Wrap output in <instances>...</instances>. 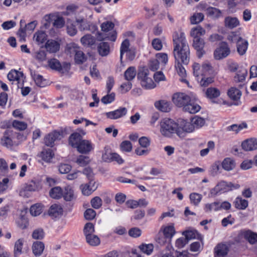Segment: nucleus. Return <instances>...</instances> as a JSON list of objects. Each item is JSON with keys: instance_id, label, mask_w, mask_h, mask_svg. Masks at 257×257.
I'll list each match as a JSON object with an SVG mask.
<instances>
[{"instance_id": "43", "label": "nucleus", "mask_w": 257, "mask_h": 257, "mask_svg": "<svg viewBox=\"0 0 257 257\" xmlns=\"http://www.w3.org/2000/svg\"><path fill=\"white\" fill-rule=\"evenodd\" d=\"M191 123L194 126V130L195 128H199L202 127L205 123V120L202 117L195 116L191 119Z\"/></svg>"}, {"instance_id": "44", "label": "nucleus", "mask_w": 257, "mask_h": 257, "mask_svg": "<svg viewBox=\"0 0 257 257\" xmlns=\"http://www.w3.org/2000/svg\"><path fill=\"white\" fill-rule=\"evenodd\" d=\"M64 199L67 201L72 200L74 198V192L70 186H66L63 191V196Z\"/></svg>"}, {"instance_id": "19", "label": "nucleus", "mask_w": 257, "mask_h": 257, "mask_svg": "<svg viewBox=\"0 0 257 257\" xmlns=\"http://www.w3.org/2000/svg\"><path fill=\"white\" fill-rule=\"evenodd\" d=\"M81 188L83 194L88 196L97 189V185L94 180H91L88 184L81 185Z\"/></svg>"}, {"instance_id": "51", "label": "nucleus", "mask_w": 257, "mask_h": 257, "mask_svg": "<svg viewBox=\"0 0 257 257\" xmlns=\"http://www.w3.org/2000/svg\"><path fill=\"white\" fill-rule=\"evenodd\" d=\"M94 225L91 222L86 223L83 228V232L85 234V237L93 234L94 232Z\"/></svg>"}, {"instance_id": "20", "label": "nucleus", "mask_w": 257, "mask_h": 257, "mask_svg": "<svg viewBox=\"0 0 257 257\" xmlns=\"http://www.w3.org/2000/svg\"><path fill=\"white\" fill-rule=\"evenodd\" d=\"M205 43L202 38L193 39V46L196 50L198 57L200 58L204 53L203 50Z\"/></svg>"}, {"instance_id": "62", "label": "nucleus", "mask_w": 257, "mask_h": 257, "mask_svg": "<svg viewBox=\"0 0 257 257\" xmlns=\"http://www.w3.org/2000/svg\"><path fill=\"white\" fill-rule=\"evenodd\" d=\"M90 162L89 158L88 156L83 155L79 156L76 162L80 166H85L89 164Z\"/></svg>"}, {"instance_id": "52", "label": "nucleus", "mask_w": 257, "mask_h": 257, "mask_svg": "<svg viewBox=\"0 0 257 257\" xmlns=\"http://www.w3.org/2000/svg\"><path fill=\"white\" fill-rule=\"evenodd\" d=\"M220 203L217 202H214L211 203L206 204L204 207L206 212H210L212 211H217L219 210Z\"/></svg>"}, {"instance_id": "39", "label": "nucleus", "mask_w": 257, "mask_h": 257, "mask_svg": "<svg viewBox=\"0 0 257 257\" xmlns=\"http://www.w3.org/2000/svg\"><path fill=\"white\" fill-rule=\"evenodd\" d=\"M242 234L250 243L254 244L257 242V233L247 230L242 231Z\"/></svg>"}, {"instance_id": "6", "label": "nucleus", "mask_w": 257, "mask_h": 257, "mask_svg": "<svg viewBox=\"0 0 257 257\" xmlns=\"http://www.w3.org/2000/svg\"><path fill=\"white\" fill-rule=\"evenodd\" d=\"M177 124V135L180 138H184L186 133L194 131V126L191 122L187 121L186 120H179Z\"/></svg>"}, {"instance_id": "48", "label": "nucleus", "mask_w": 257, "mask_h": 257, "mask_svg": "<svg viewBox=\"0 0 257 257\" xmlns=\"http://www.w3.org/2000/svg\"><path fill=\"white\" fill-rule=\"evenodd\" d=\"M49 194L52 198L59 199L63 196V190L60 187H55L50 190Z\"/></svg>"}, {"instance_id": "58", "label": "nucleus", "mask_w": 257, "mask_h": 257, "mask_svg": "<svg viewBox=\"0 0 257 257\" xmlns=\"http://www.w3.org/2000/svg\"><path fill=\"white\" fill-rule=\"evenodd\" d=\"M204 15L201 13H195L190 18L192 24H197L201 22L204 19Z\"/></svg>"}, {"instance_id": "7", "label": "nucleus", "mask_w": 257, "mask_h": 257, "mask_svg": "<svg viewBox=\"0 0 257 257\" xmlns=\"http://www.w3.org/2000/svg\"><path fill=\"white\" fill-rule=\"evenodd\" d=\"M149 71L144 69L138 73V77L141 80L142 87L146 89H152L156 87V84L152 79L149 77Z\"/></svg>"}, {"instance_id": "46", "label": "nucleus", "mask_w": 257, "mask_h": 257, "mask_svg": "<svg viewBox=\"0 0 257 257\" xmlns=\"http://www.w3.org/2000/svg\"><path fill=\"white\" fill-rule=\"evenodd\" d=\"M53 156L54 153L51 149L44 150L42 151L40 155L42 160L47 162H50Z\"/></svg>"}, {"instance_id": "15", "label": "nucleus", "mask_w": 257, "mask_h": 257, "mask_svg": "<svg viewBox=\"0 0 257 257\" xmlns=\"http://www.w3.org/2000/svg\"><path fill=\"white\" fill-rule=\"evenodd\" d=\"M8 78L10 81H17L18 88L20 87V83L24 82V74L22 72L16 70H11L8 74Z\"/></svg>"}, {"instance_id": "50", "label": "nucleus", "mask_w": 257, "mask_h": 257, "mask_svg": "<svg viewBox=\"0 0 257 257\" xmlns=\"http://www.w3.org/2000/svg\"><path fill=\"white\" fill-rule=\"evenodd\" d=\"M46 37L47 35L45 32L38 31L34 35L33 39L38 44H41L45 42L46 40Z\"/></svg>"}, {"instance_id": "61", "label": "nucleus", "mask_w": 257, "mask_h": 257, "mask_svg": "<svg viewBox=\"0 0 257 257\" xmlns=\"http://www.w3.org/2000/svg\"><path fill=\"white\" fill-rule=\"evenodd\" d=\"M24 25L25 22L23 20H21L20 21V28L19 29L17 33L21 40L25 39L26 35V31H27V30L26 29L25 25Z\"/></svg>"}, {"instance_id": "49", "label": "nucleus", "mask_w": 257, "mask_h": 257, "mask_svg": "<svg viewBox=\"0 0 257 257\" xmlns=\"http://www.w3.org/2000/svg\"><path fill=\"white\" fill-rule=\"evenodd\" d=\"M12 126L18 131H23L27 128L28 125L25 122L14 120L12 122Z\"/></svg>"}, {"instance_id": "54", "label": "nucleus", "mask_w": 257, "mask_h": 257, "mask_svg": "<svg viewBox=\"0 0 257 257\" xmlns=\"http://www.w3.org/2000/svg\"><path fill=\"white\" fill-rule=\"evenodd\" d=\"M74 56L75 61L77 64H81L86 61V56L80 49L76 53Z\"/></svg>"}, {"instance_id": "9", "label": "nucleus", "mask_w": 257, "mask_h": 257, "mask_svg": "<svg viewBox=\"0 0 257 257\" xmlns=\"http://www.w3.org/2000/svg\"><path fill=\"white\" fill-rule=\"evenodd\" d=\"M193 69L194 75L199 77L200 75H206L207 73H210L212 71V67L208 62L203 63L201 66L198 63H194Z\"/></svg>"}, {"instance_id": "56", "label": "nucleus", "mask_w": 257, "mask_h": 257, "mask_svg": "<svg viewBox=\"0 0 257 257\" xmlns=\"http://www.w3.org/2000/svg\"><path fill=\"white\" fill-rule=\"evenodd\" d=\"M86 239L87 242L92 246H96L100 243V239L99 237L93 234L86 237Z\"/></svg>"}, {"instance_id": "27", "label": "nucleus", "mask_w": 257, "mask_h": 257, "mask_svg": "<svg viewBox=\"0 0 257 257\" xmlns=\"http://www.w3.org/2000/svg\"><path fill=\"white\" fill-rule=\"evenodd\" d=\"M200 108L201 107L198 104L190 99V101L185 105L183 110L190 113H195L199 111Z\"/></svg>"}, {"instance_id": "37", "label": "nucleus", "mask_w": 257, "mask_h": 257, "mask_svg": "<svg viewBox=\"0 0 257 257\" xmlns=\"http://www.w3.org/2000/svg\"><path fill=\"white\" fill-rule=\"evenodd\" d=\"M76 23L79 26L80 31H84L89 29L90 22L83 18L76 19Z\"/></svg>"}, {"instance_id": "12", "label": "nucleus", "mask_w": 257, "mask_h": 257, "mask_svg": "<svg viewBox=\"0 0 257 257\" xmlns=\"http://www.w3.org/2000/svg\"><path fill=\"white\" fill-rule=\"evenodd\" d=\"M86 134L82 129L78 130L77 132L72 133L69 137V144L73 148H76L82 141V137Z\"/></svg>"}, {"instance_id": "59", "label": "nucleus", "mask_w": 257, "mask_h": 257, "mask_svg": "<svg viewBox=\"0 0 257 257\" xmlns=\"http://www.w3.org/2000/svg\"><path fill=\"white\" fill-rule=\"evenodd\" d=\"M65 21L62 17L57 16L54 20L53 26L57 29H61L65 26Z\"/></svg>"}, {"instance_id": "13", "label": "nucleus", "mask_w": 257, "mask_h": 257, "mask_svg": "<svg viewBox=\"0 0 257 257\" xmlns=\"http://www.w3.org/2000/svg\"><path fill=\"white\" fill-rule=\"evenodd\" d=\"M232 184L231 183L222 181L219 182L216 186L210 190L212 196H215L219 192H225L231 189Z\"/></svg>"}, {"instance_id": "30", "label": "nucleus", "mask_w": 257, "mask_h": 257, "mask_svg": "<svg viewBox=\"0 0 257 257\" xmlns=\"http://www.w3.org/2000/svg\"><path fill=\"white\" fill-rule=\"evenodd\" d=\"M40 188V182L39 180H32L26 184L25 190L28 191H36Z\"/></svg>"}, {"instance_id": "40", "label": "nucleus", "mask_w": 257, "mask_h": 257, "mask_svg": "<svg viewBox=\"0 0 257 257\" xmlns=\"http://www.w3.org/2000/svg\"><path fill=\"white\" fill-rule=\"evenodd\" d=\"M228 96L233 100H237L241 95V92L237 88L231 87L228 90Z\"/></svg>"}, {"instance_id": "34", "label": "nucleus", "mask_w": 257, "mask_h": 257, "mask_svg": "<svg viewBox=\"0 0 257 257\" xmlns=\"http://www.w3.org/2000/svg\"><path fill=\"white\" fill-rule=\"evenodd\" d=\"M222 167L225 170L229 171L235 168V163L233 159L226 158L222 162Z\"/></svg>"}, {"instance_id": "32", "label": "nucleus", "mask_w": 257, "mask_h": 257, "mask_svg": "<svg viewBox=\"0 0 257 257\" xmlns=\"http://www.w3.org/2000/svg\"><path fill=\"white\" fill-rule=\"evenodd\" d=\"M24 239L21 238L18 239L15 243L14 248V255L17 257L23 253V246L24 245Z\"/></svg>"}, {"instance_id": "53", "label": "nucleus", "mask_w": 257, "mask_h": 257, "mask_svg": "<svg viewBox=\"0 0 257 257\" xmlns=\"http://www.w3.org/2000/svg\"><path fill=\"white\" fill-rule=\"evenodd\" d=\"M139 247L143 252L148 255L151 254L154 250V245L152 243L142 244Z\"/></svg>"}, {"instance_id": "22", "label": "nucleus", "mask_w": 257, "mask_h": 257, "mask_svg": "<svg viewBox=\"0 0 257 257\" xmlns=\"http://www.w3.org/2000/svg\"><path fill=\"white\" fill-rule=\"evenodd\" d=\"M45 47L47 52L55 53L60 49V44L54 40H48L45 43Z\"/></svg>"}, {"instance_id": "63", "label": "nucleus", "mask_w": 257, "mask_h": 257, "mask_svg": "<svg viewBox=\"0 0 257 257\" xmlns=\"http://www.w3.org/2000/svg\"><path fill=\"white\" fill-rule=\"evenodd\" d=\"M175 229L173 226H168L164 228L163 233L166 238H171L175 234Z\"/></svg>"}, {"instance_id": "47", "label": "nucleus", "mask_w": 257, "mask_h": 257, "mask_svg": "<svg viewBox=\"0 0 257 257\" xmlns=\"http://www.w3.org/2000/svg\"><path fill=\"white\" fill-rule=\"evenodd\" d=\"M79 47L75 43H72L68 44L66 47V53L70 56L75 55L76 53L80 50Z\"/></svg>"}, {"instance_id": "21", "label": "nucleus", "mask_w": 257, "mask_h": 257, "mask_svg": "<svg viewBox=\"0 0 257 257\" xmlns=\"http://www.w3.org/2000/svg\"><path fill=\"white\" fill-rule=\"evenodd\" d=\"M242 148L245 151H250L257 149V140L250 139L243 141L241 144Z\"/></svg>"}, {"instance_id": "26", "label": "nucleus", "mask_w": 257, "mask_h": 257, "mask_svg": "<svg viewBox=\"0 0 257 257\" xmlns=\"http://www.w3.org/2000/svg\"><path fill=\"white\" fill-rule=\"evenodd\" d=\"M155 106L158 109L163 112H168L171 109L170 103L165 100L156 101Z\"/></svg>"}, {"instance_id": "5", "label": "nucleus", "mask_w": 257, "mask_h": 257, "mask_svg": "<svg viewBox=\"0 0 257 257\" xmlns=\"http://www.w3.org/2000/svg\"><path fill=\"white\" fill-rule=\"evenodd\" d=\"M21 135L10 129L7 130L4 133L1 139V144L3 146L10 148L16 144L15 140L16 136L19 137Z\"/></svg>"}, {"instance_id": "24", "label": "nucleus", "mask_w": 257, "mask_h": 257, "mask_svg": "<svg viewBox=\"0 0 257 257\" xmlns=\"http://www.w3.org/2000/svg\"><path fill=\"white\" fill-rule=\"evenodd\" d=\"M45 245L43 242L35 241L32 246L33 254L36 256H40L44 249Z\"/></svg>"}, {"instance_id": "41", "label": "nucleus", "mask_w": 257, "mask_h": 257, "mask_svg": "<svg viewBox=\"0 0 257 257\" xmlns=\"http://www.w3.org/2000/svg\"><path fill=\"white\" fill-rule=\"evenodd\" d=\"M81 43L85 46H91L95 43V39L91 35H86L81 38Z\"/></svg>"}, {"instance_id": "38", "label": "nucleus", "mask_w": 257, "mask_h": 257, "mask_svg": "<svg viewBox=\"0 0 257 257\" xmlns=\"http://www.w3.org/2000/svg\"><path fill=\"white\" fill-rule=\"evenodd\" d=\"M236 208L240 210H244L248 206V201L241 197H237L233 202Z\"/></svg>"}, {"instance_id": "2", "label": "nucleus", "mask_w": 257, "mask_h": 257, "mask_svg": "<svg viewBox=\"0 0 257 257\" xmlns=\"http://www.w3.org/2000/svg\"><path fill=\"white\" fill-rule=\"evenodd\" d=\"M177 123L174 120L165 118L160 122V132L163 136L170 137L173 134H177Z\"/></svg>"}, {"instance_id": "14", "label": "nucleus", "mask_w": 257, "mask_h": 257, "mask_svg": "<svg viewBox=\"0 0 257 257\" xmlns=\"http://www.w3.org/2000/svg\"><path fill=\"white\" fill-rule=\"evenodd\" d=\"M48 63L51 69L62 73L67 72L69 69V66L67 64H65L62 66L60 62L55 58L49 60Z\"/></svg>"}, {"instance_id": "3", "label": "nucleus", "mask_w": 257, "mask_h": 257, "mask_svg": "<svg viewBox=\"0 0 257 257\" xmlns=\"http://www.w3.org/2000/svg\"><path fill=\"white\" fill-rule=\"evenodd\" d=\"M228 39L232 42L236 43L237 51L240 55L245 53L248 47V42L246 40L243 39L235 32H232L228 36Z\"/></svg>"}, {"instance_id": "18", "label": "nucleus", "mask_w": 257, "mask_h": 257, "mask_svg": "<svg viewBox=\"0 0 257 257\" xmlns=\"http://www.w3.org/2000/svg\"><path fill=\"white\" fill-rule=\"evenodd\" d=\"M127 110L125 107H120L114 111H110L106 113V116L112 119H116L126 115Z\"/></svg>"}, {"instance_id": "8", "label": "nucleus", "mask_w": 257, "mask_h": 257, "mask_svg": "<svg viewBox=\"0 0 257 257\" xmlns=\"http://www.w3.org/2000/svg\"><path fill=\"white\" fill-rule=\"evenodd\" d=\"M230 53V50L226 42H222L219 46L214 52V57L216 60H221L227 57Z\"/></svg>"}, {"instance_id": "60", "label": "nucleus", "mask_w": 257, "mask_h": 257, "mask_svg": "<svg viewBox=\"0 0 257 257\" xmlns=\"http://www.w3.org/2000/svg\"><path fill=\"white\" fill-rule=\"evenodd\" d=\"M120 148L122 152H130L133 149L132 144L128 141H124L120 145Z\"/></svg>"}, {"instance_id": "23", "label": "nucleus", "mask_w": 257, "mask_h": 257, "mask_svg": "<svg viewBox=\"0 0 257 257\" xmlns=\"http://www.w3.org/2000/svg\"><path fill=\"white\" fill-rule=\"evenodd\" d=\"M63 210L60 205L54 204L51 206L48 211V214L52 218H56L61 216Z\"/></svg>"}, {"instance_id": "25", "label": "nucleus", "mask_w": 257, "mask_h": 257, "mask_svg": "<svg viewBox=\"0 0 257 257\" xmlns=\"http://www.w3.org/2000/svg\"><path fill=\"white\" fill-rule=\"evenodd\" d=\"M31 74L36 84L38 86L44 87L47 85L48 81L42 75L36 73L35 72H31Z\"/></svg>"}, {"instance_id": "57", "label": "nucleus", "mask_w": 257, "mask_h": 257, "mask_svg": "<svg viewBox=\"0 0 257 257\" xmlns=\"http://www.w3.org/2000/svg\"><path fill=\"white\" fill-rule=\"evenodd\" d=\"M247 74V71L245 68H241L235 76L234 79L236 81L242 82L244 81Z\"/></svg>"}, {"instance_id": "36", "label": "nucleus", "mask_w": 257, "mask_h": 257, "mask_svg": "<svg viewBox=\"0 0 257 257\" xmlns=\"http://www.w3.org/2000/svg\"><path fill=\"white\" fill-rule=\"evenodd\" d=\"M197 80L202 87H207L214 82V78L212 77H205V75H200L197 77Z\"/></svg>"}, {"instance_id": "16", "label": "nucleus", "mask_w": 257, "mask_h": 257, "mask_svg": "<svg viewBox=\"0 0 257 257\" xmlns=\"http://www.w3.org/2000/svg\"><path fill=\"white\" fill-rule=\"evenodd\" d=\"M76 149L79 153L87 154L93 150V145L90 141L87 140H82L76 147Z\"/></svg>"}, {"instance_id": "10", "label": "nucleus", "mask_w": 257, "mask_h": 257, "mask_svg": "<svg viewBox=\"0 0 257 257\" xmlns=\"http://www.w3.org/2000/svg\"><path fill=\"white\" fill-rule=\"evenodd\" d=\"M189 96L184 93H176L172 96V101L173 103L178 107L183 108L187 103L190 101Z\"/></svg>"}, {"instance_id": "64", "label": "nucleus", "mask_w": 257, "mask_h": 257, "mask_svg": "<svg viewBox=\"0 0 257 257\" xmlns=\"http://www.w3.org/2000/svg\"><path fill=\"white\" fill-rule=\"evenodd\" d=\"M114 26V24L111 22L106 21L103 22L101 25V29L102 31L104 33L109 32L110 31L113 29Z\"/></svg>"}, {"instance_id": "55", "label": "nucleus", "mask_w": 257, "mask_h": 257, "mask_svg": "<svg viewBox=\"0 0 257 257\" xmlns=\"http://www.w3.org/2000/svg\"><path fill=\"white\" fill-rule=\"evenodd\" d=\"M43 211L42 206L39 204H36L32 205L30 208V213L32 215L37 216L39 215Z\"/></svg>"}, {"instance_id": "29", "label": "nucleus", "mask_w": 257, "mask_h": 257, "mask_svg": "<svg viewBox=\"0 0 257 257\" xmlns=\"http://www.w3.org/2000/svg\"><path fill=\"white\" fill-rule=\"evenodd\" d=\"M206 11L207 15L213 19H217L222 16V12L216 8L209 7Z\"/></svg>"}, {"instance_id": "31", "label": "nucleus", "mask_w": 257, "mask_h": 257, "mask_svg": "<svg viewBox=\"0 0 257 257\" xmlns=\"http://www.w3.org/2000/svg\"><path fill=\"white\" fill-rule=\"evenodd\" d=\"M239 24V21L235 17H227L224 19V26L229 29L236 27Z\"/></svg>"}, {"instance_id": "11", "label": "nucleus", "mask_w": 257, "mask_h": 257, "mask_svg": "<svg viewBox=\"0 0 257 257\" xmlns=\"http://www.w3.org/2000/svg\"><path fill=\"white\" fill-rule=\"evenodd\" d=\"M64 137V132L62 130H55L49 134L45 137L44 142L47 146L52 147L54 142L57 140H60Z\"/></svg>"}, {"instance_id": "33", "label": "nucleus", "mask_w": 257, "mask_h": 257, "mask_svg": "<svg viewBox=\"0 0 257 257\" xmlns=\"http://www.w3.org/2000/svg\"><path fill=\"white\" fill-rule=\"evenodd\" d=\"M205 95L207 98L212 99L219 96L220 95V92L217 88L211 87L206 89L205 91Z\"/></svg>"}, {"instance_id": "4", "label": "nucleus", "mask_w": 257, "mask_h": 257, "mask_svg": "<svg viewBox=\"0 0 257 257\" xmlns=\"http://www.w3.org/2000/svg\"><path fill=\"white\" fill-rule=\"evenodd\" d=\"M130 41L128 39H125L121 43L120 49V61L122 63V57L124 53H126V59L128 61H133L136 57V50L134 49H130Z\"/></svg>"}, {"instance_id": "45", "label": "nucleus", "mask_w": 257, "mask_h": 257, "mask_svg": "<svg viewBox=\"0 0 257 257\" xmlns=\"http://www.w3.org/2000/svg\"><path fill=\"white\" fill-rule=\"evenodd\" d=\"M32 56L38 62H43L46 60V52L41 49H39L33 53Z\"/></svg>"}, {"instance_id": "17", "label": "nucleus", "mask_w": 257, "mask_h": 257, "mask_svg": "<svg viewBox=\"0 0 257 257\" xmlns=\"http://www.w3.org/2000/svg\"><path fill=\"white\" fill-rule=\"evenodd\" d=\"M229 251L228 246L224 243H219L214 248V257H226Z\"/></svg>"}, {"instance_id": "1", "label": "nucleus", "mask_w": 257, "mask_h": 257, "mask_svg": "<svg viewBox=\"0 0 257 257\" xmlns=\"http://www.w3.org/2000/svg\"><path fill=\"white\" fill-rule=\"evenodd\" d=\"M174 45L173 55L175 59V67L181 77L186 75V70L181 62L187 65L190 60V49L184 33L181 30L176 31L173 35Z\"/></svg>"}, {"instance_id": "42", "label": "nucleus", "mask_w": 257, "mask_h": 257, "mask_svg": "<svg viewBox=\"0 0 257 257\" xmlns=\"http://www.w3.org/2000/svg\"><path fill=\"white\" fill-rule=\"evenodd\" d=\"M136 75V68L133 66L128 67L124 73V79L128 81H131L133 80Z\"/></svg>"}, {"instance_id": "28", "label": "nucleus", "mask_w": 257, "mask_h": 257, "mask_svg": "<svg viewBox=\"0 0 257 257\" xmlns=\"http://www.w3.org/2000/svg\"><path fill=\"white\" fill-rule=\"evenodd\" d=\"M97 51L99 54L102 56L108 55L110 52L109 45L107 42H100L97 46Z\"/></svg>"}, {"instance_id": "35", "label": "nucleus", "mask_w": 257, "mask_h": 257, "mask_svg": "<svg viewBox=\"0 0 257 257\" xmlns=\"http://www.w3.org/2000/svg\"><path fill=\"white\" fill-rule=\"evenodd\" d=\"M205 30L199 26L192 29L190 35L193 39L201 38L200 37L205 34Z\"/></svg>"}]
</instances>
